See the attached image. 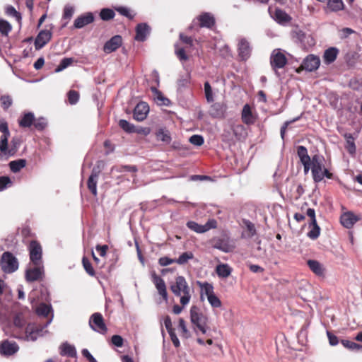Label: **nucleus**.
Masks as SVG:
<instances>
[{
    "label": "nucleus",
    "instance_id": "nucleus-1",
    "mask_svg": "<svg viewBox=\"0 0 362 362\" xmlns=\"http://www.w3.org/2000/svg\"><path fill=\"white\" fill-rule=\"evenodd\" d=\"M170 290L176 296L180 297V303L182 306L187 305L191 299V288L185 277L178 276L175 281L170 284Z\"/></svg>",
    "mask_w": 362,
    "mask_h": 362
},
{
    "label": "nucleus",
    "instance_id": "nucleus-2",
    "mask_svg": "<svg viewBox=\"0 0 362 362\" xmlns=\"http://www.w3.org/2000/svg\"><path fill=\"white\" fill-rule=\"evenodd\" d=\"M323 156L320 155H314L312 157L311 172L315 182H321L325 177L329 179L332 177V174L323 167Z\"/></svg>",
    "mask_w": 362,
    "mask_h": 362
},
{
    "label": "nucleus",
    "instance_id": "nucleus-3",
    "mask_svg": "<svg viewBox=\"0 0 362 362\" xmlns=\"http://www.w3.org/2000/svg\"><path fill=\"white\" fill-rule=\"evenodd\" d=\"M190 320L202 334L206 333L208 318L199 312L197 306H192L190 308Z\"/></svg>",
    "mask_w": 362,
    "mask_h": 362
},
{
    "label": "nucleus",
    "instance_id": "nucleus-4",
    "mask_svg": "<svg viewBox=\"0 0 362 362\" xmlns=\"http://www.w3.org/2000/svg\"><path fill=\"white\" fill-rule=\"evenodd\" d=\"M200 287L202 289V297L204 295L206 296L211 307L214 308H217L221 306V301L215 295L214 292V287L211 284L207 282L200 284Z\"/></svg>",
    "mask_w": 362,
    "mask_h": 362
},
{
    "label": "nucleus",
    "instance_id": "nucleus-5",
    "mask_svg": "<svg viewBox=\"0 0 362 362\" xmlns=\"http://www.w3.org/2000/svg\"><path fill=\"white\" fill-rule=\"evenodd\" d=\"M1 266L6 273H12L18 267V263L15 257L10 252H4L1 260Z\"/></svg>",
    "mask_w": 362,
    "mask_h": 362
},
{
    "label": "nucleus",
    "instance_id": "nucleus-6",
    "mask_svg": "<svg viewBox=\"0 0 362 362\" xmlns=\"http://www.w3.org/2000/svg\"><path fill=\"white\" fill-rule=\"evenodd\" d=\"M89 326L93 330L102 334H105L107 332L103 317L99 313H95L90 316Z\"/></svg>",
    "mask_w": 362,
    "mask_h": 362
},
{
    "label": "nucleus",
    "instance_id": "nucleus-7",
    "mask_svg": "<svg viewBox=\"0 0 362 362\" xmlns=\"http://www.w3.org/2000/svg\"><path fill=\"white\" fill-rule=\"evenodd\" d=\"M270 63L274 70L283 68L287 63L284 52L280 49H274L271 54Z\"/></svg>",
    "mask_w": 362,
    "mask_h": 362
},
{
    "label": "nucleus",
    "instance_id": "nucleus-8",
    "mask_svg": "<svg viewBox=\"0 0 362 362\" xmlns=\"http://www.w3.org/2000/svg\"><path fill=\"white\" fill-rule=\"evenodd\" d=\"M187 226L192 230L198 233H203L210 229L216 228L217 226V222L214 219H209L204 225H200L194 221H188Z\"/></svg>",
    "mask_w": 362,
    "mask_h": 362
},
{
    "label": "nucleus",
    "instance_id": "nucleus-9",
    "mask_svg": "<svg viewBox=\"0 0 362 362\" xmlns=\"http://www.w3.org/2000/svg\"><path fill=\"white\" fill-rule=\"evenodd\" d=\"M30 259L33 265L42 264V247L36 241H31L29 245Z\"/></svg>",
    "mask_w": 362,
    "mask_h": 362
},
{
    "label": "nucleus",
    "instance_id": "nucleus-10",
    "mask_svg": "<svg viewBox=\"0 0 362 362\" xmlns=\"http://www.w3.org/2000/svg\"><path fill=\"white\" fill-rule=\"evenodd\" d=\"M44 275L43 264L34 265L33 268L27 269L25 278L28 281L32 282L40 280Z\"/></svg>",
    "mask_w": 362,
    "mask_h": 362
},
{
    "label": "nucleus",
    "instance_id": "nucleus-11",
    "mask_svg": "<svg viewBox=\"0 0 362 362\" xmlns=\"http://www.w3.org/2000/svg\"><path fill=\"white\" fill-rule=\"evenodd\" d=\"M152 281L158 291V294L167 302L168 300L166 285L164 280L156 273L152 274Z\"/></svg>",
    "mask_w": 362,
    "mask_h": 362
},
{
    "label": "nucleus",
    "instance_id": "nucleus-12",
    "mask_svg": "<svg viewBox=\"0 0 362 362\" xmlns=\"http://www.w3.org/2000/svg\"><path fill=\"white\" fill-rule=\"evenodd\" d=\"M320 64L319 57L310 54L303 60L301 68L308 71H313L318 69Z\"/></svg>",
    "mask_w": 362,
    "mask_h": 362
},
{
    "label": "nucleus",
    "instance_id": "nucleus-13",
    "mask_svg": "<svg viewBox=\"0 0 362 362\" xmlns=\"http://www.w3.org/2000/svg\"><path fill=\"white\" fill-rule=\"evenodd\" d=\"M241 118L245 124L251 125L256 122L257 115L250 105L245 104L243 107Z\"/></svg>",
    "mask_w": 362,
    "mask_h": 362
},
{
    "label": "nucleus",
    "instance_id": "nucleus-14",
    "mask_svg": "<svg viewBox=\"0 0 362 362\" xmlns=\"http://www.w3.org/2000/svg\"><path fill=\"white\" fill-rule=\"evenodd\" d=\"M149 112V107L145 102L139 103L134 110V118L141 122L144 120Z\"/></svg>",
    "mask_w": 362,
    "mask_h": 362
},
{
    "label": "nucleus",
    "instance_id": "nucleus-15",
    "mask_svg": "<svg viewBox=\"0 0 362 362\" xmlns=\"http://www.w3.org/2000/svg\"><path fill=\"white\" fill-rule=\"evenodd\" d=\"M52 33L48 30H42L37 35L35 40V47L36 49H42L51 39Z\"/></svg>",
    "mask_w": 362,
    "mask_h": 362
},
{
    "label": "nucleus",
    "instance_id": "nucleus-16",
    "mask_svg": "<svg viewBox=\"0 0 362 362\" xmlns=\"http://www.w3.org/2000/svg\"><path fill=\"white\" fill-rule=\"evenodd\" d=\"M122 43L121 36L115 35L108 40L103 47L105 53H111L118 49Z\"/></svg>",
    "mask_w": 362,
    "mask_h": 362
},
{
    "label": "nucleus",
    "instance_id": "nucleus-17",
    "mask_svg": "<svg viewBox=\"0 0 362 362\" xmlns=\"http://www.w3.org/2000/svg\"><path fill=\"white\" fill-rule=\"evenodd\" d=\"M18 346L16 342L4 341L0 344V353L4 356H11L18 351Z\"/></svg>",
    "mask_w": 362,
    "mask_h": 362
},
{
    "label": "nucleus",
    "instance_id": "nucleus-18",
    "mask_svg": "<svg viewBox=\"0 0 362 362\" xmlns=\"http://www.w3.org/2000/svg\"><path fill=\"white\" fill-rule=\"evenodd\" d=\"M151 32V28L145 23H139L136 28L135 40L143 42Z\"/></svg>",
    "mask_w": 362,
    "mask_h": 362
},
{
    "label": "nucleus",
    "instance_id": "nucleus-19",
    "mask_svg": "<svg viewBox=\"0 0 362 362\" xmlns=\"http://www.w3.org/2000/svg\"><path fill=\"white\" fill-rule=\"evenodd\" d=\"M358 221V216L350 211L344 213L340 217L341 224L346 228H351Z\"/></svg>",
    "mask_w": 362,
    "mask_h": 362
},
{
    "label": "nucleus",
    "instance_id": "nucleus-20",
    "mask_svg": "<svg viewBox=\"0 0 362 362\" xmlns=\"http://www.w3.org/2000/svg\"><path fill=\"white\" fill-rule=\"evenodd\" d=\"M94 21L92 13H87L85 15L78 16L74 21V27L76 28H81L85 25L90 24Z\"/></svg>",
    "mask_w": 362,
    "mask_h": 362
},
{
    "label": "nucleus",
    "instance_id": "nucleus-21",
    "mask_svg": "<svg viewBox=\"0 0 362 362\" xmlns=\"http://www.w3.org/2000/svg\"><path fill=\"white\" fill-rule=\"evenodd\" d=\"M226 110V105L222 103H216L211 106L210 115L214 117H223Z\"/></svg>",
    "mask_w": 362,
    "mask_h": 362
},
{
    "label": "nucleus",
    "instance_id": "nucleus-22",
    "mask_svg": "<svg viewBox=\"0 0 362 362\" xmlns=\"http://www.w3.org/2000/svg\"><path fill=\"white\" fill-rule=\"evenodd\" d=\"M239 55L243 59H247L251 52L250 46L249 42L245 39L240 40L238 44Z\"/></svg>",
    "mask_w": 362,
    "mask_h": 362
},
{
    "label": "nucleus",
    "instance_id": "nucleus-23",
    "mask_svg": "<svg viewBox=\"0 0 362 362\" xmlns=\"http://www.w3.org/2000/svg\"><path fill=\"white\" fill-rule=\"evenodd\" d=\"M98 173L95 169L93 170L91 175L88 180V188L94 196L97 195V182L98 177Z\"/></svg>",
    "mask_w": 362,
    "mask_h": 362
},
{
    "label": "nucleus",
    "instance_id": "nucleus-24",
    "mask_svg": "<svg viewBox=\"0 0 362 362\" xmlns=\"http://www.w3.org/2000/svg\"><path fill=\"white\" fill-rule=\"evenodd\" d=\"M198 19L200 22L201 27L211 28L215 23L214 16L209 13H204L201 14Z\"/></svg>",
    "mask_w": 362,
    "mask_h": 362
},
{
    "label": "nucleus",
    "instance_id": "nucleus-25",
    "mask_svg": "<svg viewBox=\"0 0 362 362\" xmlns=\"http://www.w3.org/2000/svg\"><path fill=\"white\" fill-rule=\"evenodd\" d=\"M216 272L218 277L226 279L230 275L232 269L228 264L221 263L216 266Z\"/></svg>",
    "mask_w": 362,
    "mask_h": 362
},
{
    "label": "nucleus",
    "instance_id": "nucleus-26",
    "mask_svg": "<svg viewBox=\"0 0 362 362\" xmlns=\"http://www.w3.org/2000/svg\"><path fill=\"white\" fill-rule=\"evenodd\" d=\"M274 18L277 23L283 25L289 23L291 20L290 16L281 9H276Z\"/></svg>",
    "mask_w": 362,
    "mask_h": 362
},
{
    "label": "nucleus",
    "instance_id": "nucleus-27",
    "mask_svg": "<svg viewBox=\"0 0 362 362\" xmlns=\"http://www.w3.org/2000/svg\"><path fill=\"white\" fill-rule=\"evenodd\" d=\"M308 265L310 270L316 275L323 276L325 269L322 264L316 260L310 259L308 261Z\"/></svg>",
    "mask_w": 362,
    "mask_h": 362
},
{
    "label": "nucleus",
    "instance_id": "nucleus-28",
    "mask_svg": "<svg viewBox=\"0 0 362 362\" xmlns=\"http://www.w3.org/2000/svg\"><path fill=\"white\" fill-rule=\"evenodd\" d=\"M60 354L62 356H67L69 357H75L76 356V351L74 346L68 343H64L60 346Z\"/></svg>",
    "mask_w": 362,
    "mask_h": 362
},
{
    "label": "nucleus",
    "instance_id": "nucleus-29",
    "mask_svg": "<svg viewBox=\"0 0 362 362\" xmlns=\"http://www.w3.org/2000/svg\"><path fill=\"white\" fill-rule=\"evenodd\" d=\"M338 49L334 47H331L325 50L324 53V61L327 64H330L333 62L337 56Z\"/></svg>",
    "mask_w": 362,
    "mask_h": 362
},
{
    "label": "nucleus",
    "instance_id": "nucleus-30",
    "mask_svg": "<svg viewBox=\"0 0 362 362\" xmlns=\"http://www.w3.org/2000/svg\"><path fill=\"white\" fill-rule=\"evenodd\" d=\"M243 223L245 226V230L243 232L242 235L244 238H251L256 234L255 225L248 220L244 221Z\"/></svg>",
    "mask_w": 362,
    "mask_h": 362
},
{
    "label": "nucleus",
    "instance_id": "nucleus-31",
    "mask_svg": "<svg viewBox=\"0 0 362 362\" xmlns=\"http://www.w3.org/2000/svg\"><path fill=\"white\" fill-rule=\"evenodd\" d=\"M344 136L346 139V148L349 153L354 154L356 152L355 138L349 133H346Z\"/></svg>",
    "mask_w": 362,
    "mask_h": 362
},
{
    "label": "nucleus",
    "instance_id": "nucleus-32",
    "mask_svg": "<svg viewBox=\"0 0 362 362\" xmlns=\"http://www.w3.org/2000/svg\"><path fill=\"white\" fill-rule=\"evenodd\" d=\"M156 139L163 143L168 144L171 141V137L169 132L165 129H159L156 133Z\"/></svg>",
    "mask_w": 362,
    "mask_h": 362
},
{
    "label": "nucleus",
    "instance_id": "nucleus-33",
    "mask_svg": "<svg viewBox=\"0 0 362 362\" xmlns=\"http://www.w3.org/2000/svg\"><path fill=\"white\" fill-rule=\"evenodd\" d=\"M42 329L28 327L26 329L25 339L28 341H35L41 335Z\"/></svg>",
    "mask_w": 362,
    "mask_h": 362
},
{
    "label": "nucleus",
    "instance_id": "nucleus-34",
    "mask_svg": "<svg viewBox=\"0 0 362 362\" xmlns=\"http://www.w3.org/2000/svg\"><path fill=\"white\" fill-rule=\"evenodd\" d=\"M309 227L310 228V230L308 233V237H309L312 240L317 239L320 234V228L317 223V221L310 222L309 223Z\"/></svg>",
    "mask_w": 362,
    "mask_h": 362
},
{
    "label": "nucleus",
    "instance_id": "nucleus-35",
    "mask_svg": "<svg viewBox=\"0 0 362 362\" xmlns=\"http://www.w3.org/2000/svg\"><path fill=\"white\" fill-rule=\"evenodd\" d=\"M35 117L32 112L25 113L19 120V125L22 127H30L34 122Z\"/></svg>",
    "mask_w": 362,
    "mask_h": 362
},
{
    "label": "nucleus",
    "instance_id": "nucleus-36",
    "mask_svg": "<svg viewBox=\"0 0 362 362\" xmlns=\"http://www.w3.org/2000/svg\"><path fill=\"white\" fill-rule=\"evenodd\" d=\"M26 165V160L24 159H18L9 163V167L12 172L17 173L23 168Z\"/></svg>",
    "mask_w": 362,
    "mask_h": 362
},
{
    "label": "nucleus",
    "instance_id": "nucleus-37",
    "mask_svg": "<svg viewBox=\"0 0 362 362\" xmlns=\"http://www.w3.org/2000/svg\"><path fill=\"white\" fill-rule=\"evenodd\" d=\"M233 131L235 136L238 140L245 139L247 135L246 129L242 124H236L233 126Z\"/></svg>",
    "mask_w": 362,
    "mask_h": 362
},
{
    "label": "nucleus",
    "instance_id": "nucleus-38",
    "mask_svg": "<svg viewBox=\"0 0 362 362\" xmlns=\"http://www.w3.org/2000/svg\"><path fill=\"white\" fill-rule=\"evenodd\" d=\"M327 6L332 11H338L344 9V4L342 0H328Z\"/></svg>",
    "mask_w": 362,
    "mask_h": 362
},
{
    "label": "nucleus",
    "instance_id": "nucleus-39",
    "mask_svg": "<svg viewBox=\"0 0 362 362\" xmlns=\"http://www.w3.org/2000/svg\"><path fill=\"white\" fill-rule=\"evenodd\" d=\"M5 13L7 16L15 18L18 22H20L22 19L21 14L11 5L6 6Z\"/></svg>",
    "mask_w": 362,
    "mask_h": 362
},
{
    "label": "nucleus",
    "instance_id": "nucleus-40",
    "mask_svg": "<svg viewBox=\"0 0 362 362\" xmlns=\"http://www.w3.org/2000/svg\"><path fill=\"white\" fill-rule=\"evenodd\" d=\"M52 311V307L49 305L45 303H41L38 305L36 309V313L40 316L47 317L49 313Z\"/></svg>",
    "mask_w": 362,
    "mask_h": 362
},
{
    "label": "nucleus",
    "instance_id": "nucleus-41",
    "mask_svg": "<svg viewBox=\"0 0 362 362\" xmlns=\"http://www.w3.org/2000/svg\"><path fill=\"white\" fill-rule=\"evenodd\" d=\"M11 25L4 19H0V33L4 36H7L11 31Z\"/></svg>",
    "mask_w": 362,
    "mask_h": 362
},
{
    "label": "nucleus",
    "instance_id": "nucleus-42",
    "mask_svg": "<svg viewBox=\"0 0 362 362\" xmlns=\"http://www.w3.org/2000/svg\"><path fill=\"white\" fill-rule=\"evenodd\" d=\"M297 153L298 157L300 158V162L312 160V158L309 156L308 153L307 148L303 146H298Z\"/></svg>",
    "mask_w": 362,
    "mask_h": 362
},
{
    "label": "nucleus",
    "instance_id": "nucleus-43",
    "mask_svg": "<svg viewBox=\"0 0 362 362\" xmlns=\"http://www.w3.org/2000/svg\"><path fill=\"white\" fill-rule=\"evenodd\" d=\"M178 328L182 337L187 339L190 337V332L187 328L185 321L182 318L179 320Z\"/></svg>",
    "mask_w": 362,
    "mask_h": 362
},
{
    "label": "nucleus",
    "instance_id": "nucleus-44",
    "mask_svg": "<svg viewBox=\"0 0 362 362\" xmlns=\"http://www.w3.org/2000/svg\"><path fill=\"white\" fill-rule=\"evenodd\" d=\"M194 255L191 252H186L182 253L177 259H175L176 263L178 264H185L189 259H193Z\"/></svg>",
    "mask_w": 362,
    "mask_h": 362
},
{
    "label": "nucleus",
    "instance_id": "nucleus-45",
    "mask_svg": "<svg viewBox=\"0 0 362 362\" xmlns=\"http://www.w3.org/2000/svg\"><path fill=\"white\" fill-rule=\"evenodd\" d=\"M119 127L128 133L135 132V127L125 119H120L119 122Z\"/></svg>",
    "mask_w": 362,
    "mask_h": 362
},
{
    "label": "nucleus",
    "instance_id": "nucleus-46",
    "mask_svg": "<svg viewBox=\"0 0 362 362\" xmlns=\"http://www.w3.org/2000/svg\"><path fill=\"white\" fill-rule=\"evenodd\" d=\"M74 62L73 58H64L60 62V64L59 66L56 68L55 71L56 72H60L67 68L69 66H70L72 62Z\"/></svg>",
    "mask_w": 362,
    "mask_h": 362
},
{
    "label": "nucleus",
    "instance_id": "nucleus-47",
    "mask_svg": "<svg viewBox=\"0 0 362 362\" xmlns=\"http://www.w3.org/2000/svg\"><path fill=\"white\" fill-rule=\"evenodd\" d=\"M341 344L343 346L350 350L362 351V346L354 341L349 340H342Z\"/></svg>",
    "mask_w": 362,
    "mask_h": 362
},
{
    "label": "nucleus",
    "instance_id": "nucleus-48",
    "mask_svg": "<svg viewBox=\"0 0 362 362\" xmlns=\"http://www.w3.org/2000/svg\"><path fill=\"white\" fill-rule=\"evenodd\" d=\"M100 16L103 21H109L115 17V12L110 8H103L100 13Z\"/></svg>",
    "mask_w": 362,
    "mask_h": 362
},
{
    "label": "nucleus",
    "instance_id": "nucleus-49",
    "mask_svg": "<svg viewBox=\"0 0 362 362\" xmlns=\"http://www.w3.org/2000/svg\"><path fill=\"white\" fill-rule=\"evenodd\" d=\"M204 93L206 99L209 103H211L214 101L212 88L209 82H206L204 83Z\"/></svg>",
    "mask_w": 362,
    "mask_h": 362
},
{
    "label": "nucleus",
    "instance_id": "nucleus-50",
    "mask_svg": "<svg viewBox=\"0 0 362 362\" xmlns=\"http://www.w3.org/2000/svg\"><path fill=\"white\" fill-rule=\"evenodd\" d=\"M215 247L224 252H230L234 248L233 245L223 242L217 243L215 245Z\"/></svg>",
    "mask_w": 362,
    "mask_h": 362
},
{
    "label": "nucleus",
    "instance_id": "nucleus-51",
    "mask_svg": "<svg viewBox=\"0 0 362 362\" xmlns=\"http://www.w3.org/2000/svg\"><path fill=\"white\" fill-rule=\"evenodd\" d=\"M1 107L7 110L12 105V98L8 95H2L0 98Z\"/></svg>",
    "mask_w": 362,
    "mask_h": 362
},
{
    "label": "nucleus",
    "instance_id": "nucleus-52",
    "mask_svg": "<svg viewBox=\"0 0 362 362\" xmlns=\"http://www.w3.org/2000/svg\"><path fill=\"white\" fill-rule=\"evenodd\" d=\"M82 263H83V266L86 270V272L90 276H94L95 275V271L92 267V264L91 263L89 262V260L86 258V257H83V259H82Z\"/></svg>",
    "mask_w": 362,
    "mask_h": 362
},
{
    "label": "nucleus",
    "instance_id": "nucleus-53",
    "mask_svg": "<svg viewBox=\"0 0 362 362\" xmlns=\"http://www.w3.org/2000/svg\"><path fill=\"white\" fill-rule=\"evenodd\" d=\"M20 146V141L18 139L13 138L11 141V147L8 150V156H13Z\"/></svg>",
    "mask_w": 362,
    "mask_h": 362
},
{
    "label": "nucleus",
    "instance_id": "nucleus-54",
    "mask_svg": "<svg viewBox=\"0 0 362 362\" xmlns=\"http://www.w3.org/2000/svg\"><path fill=\"white\" fill-rule=\"evenodd\" d=\"M189 141L191 144L197 146H200L204 144V138L197 134L192 136Z\"/></svg>",
    "mask_w": 362,
    "mask_h": 362
},
{
    "label": "nucleus",
    "instance_id": "nucleus-55",
    "mask_svg": "<svg viewBox=\"0 0 362 362\" xmlns=\"http://www.w3.org/2000/svg\"><path fill=\"white\" fill-rule=\"evenodd\" d=\"M69 102L71 105L76 104L79 99V94L76 90H70L68 93Z\"/></svg>",
    "mask_w": 362,
    "mask_h": 362
},
{
    "label": "nucleus",
    "instance_id": "nucleus-56",
    "mask_svg": "<svg viewBox=\"0 0 362 362\" xmlns=\"http://www.w3.org/2000/svg\"><path fill=\"white\" fill-rule=\"evenodd\" d=\"M74 12V9L73 6H71L69 5L65 6L64 8V13H63V18L69 20Z\"/></svg>",
    "mask_w": 362,
    "mask_h": 362
},
{
    "label": "nucleus",
    "instance_id": "nucleus-57",
    "mask_svg": "<svg viewBox=\"0 0 362 362\" xmlns=\"http://www.w3.org/2000/svg\"><path fill=\"white\" fill-rule=\"evenodd\" d=\"M111 342L117 347H122L124 344V339L120 335H113L111 338Z\"/></svg>",
    "mask_w": 362,
    "mask_h": 362
},
{
    "label": "nucleus",
    "instance_id": "nucleus-58",
    "mask_svg": "<svg viewBox=\"0 0 362 362\" xmlns=\"http://www.w3.org/2000/svg\"><path fill=\"white\" fill-rule=\"evenodd\" d=\"M175 54L177 57L181 61H186L188 59V57L185 53V51L183 48H179L177 46L175 47Z\"/></svg>",
    "mask_w": 362,
    "mask_h": 362
},
{
    "label": "nucleus",
    "instance_id": "nucleus-59",
    "mask_svg": "<svg viewBox=\"0 0 362 362\" xmlns=\"http://www.w3.org/2000/svg\"><path fill=\"white\" fill-rule=\"evenodd\" d=\"M354 31L349 28H344L339 30V37L341 39L346 38L351 34L354 33Z\"/></svg>",
    "mask_w": 362,
    "mask_h": 362
},
{
    "label": "nucleus",
    "instance_id": "nucleus-60",
    "mask_svg": "<svg viewBox=\"0 0 362 362\" xmlns=\"http://www.w3.org/2000/svg\"><path fill=\"white\" fill-rule=\"evenodd\" d=\"M11 184V181L8 177H0V191L6 189L9 185Z\"/></svg>",
    "mask_w": 362,
    "mask_h": 362
},
{
    "label": "nucleus",
    "instance_id": "nucleus-61",
    "mask_svg": "<svg viewBox=\"0 0 362 362\" xmlns=\"http://www.w3.org/2000/svg\"><path fill=\"white\" fill-rule=\"evenodd\" d=\"M159 264L161 266H168L173 263H176L175 259H171L167 257H160L158 260Z\"/></svg>",
    "mask_w": 362,
    "mask_h": 362
},
{
    "label": "nucleus",
    "instance_id": "nucleus-62",
    "mask_svg": "<svg viewBox=\"0 0 362 362\" xmlns=\"http://www.w3.org/2000/svg\"><path fill=\"white\" fill-rule=\"evenodd\" d=\"M189 83V75L182 76L177 81L179 88L186 87Z\"/></svg>",
    "mask_w": 362,
    "mask_h": 362
},
{
    "label": "nucleus",
    "instance_id": "nucleus-63",
    "mask_svg": "<svg viewBox=\"0 0 362 362\" xmlns=\"http://www.w3.org/2000/svg\"><path fill=\"white\" fill-rule=\"evenodd\" d=\"M315 45V40L310 35H306L305 37V42H303L302 45L305 47H310Z\"/></svg>",
    "mask_w": 362,
    "mask_h": 362
},
{
    "label": "nucleus",
    "instance_id": "nucleus-64",
    "mask_svg": "<svg viewBox=\"0 0 362 362\" xmlns=\"http://www.w3.org/2000/svg\"><path fill=\"white\" fill-rule=\"evenodd\" d=\"M8 141L1 140L0 139V151L4 154L8 156Z\"/></svg>",
    "mask_w": 362,
    "mask_h": 362
}]
</instances>
